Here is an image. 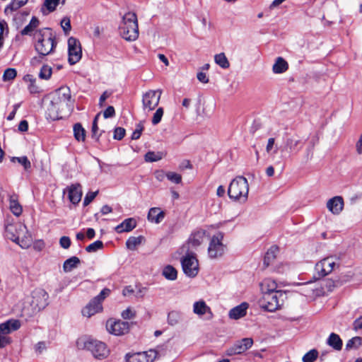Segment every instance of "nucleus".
<instances>
[{"label":"nucleus","instance_id":"nucleus-1","mask_svg":"<svg viewBox=\"0 0 362 362\" xmlns=\"http://www.w3.org/2000/svg\"><path fill=\"white\" fill-rule=\"evenodd\" d=\"M71 91L68 87H62L53 94L48 107L49 115L52 119H57L69 115L73 109Z\"/></svg>","mask_w":362,"mask_h":362},{"label":"nucleus","instance_id":"nucleus-2","mask_svg":"<svg viewBox=\"0 0 362 362\" xmlns=\"http://www.w3.org/2000/svg\"><path fill=\"white\" fill-rule=\"evenodd\" d=\"M57 44L55 35L49 28L40 29L35 34V39L33 40L34 47L41 57H46L53 53Z\"/></svg>","mask_w":362,"mask_h":362},{"label":"nucleus","instance_id":"nucleus-3","mask_svg":"<svg viewBox=\"0 0 362 362\" xmlns=\"http://www.w3.org/2000/svg\"><path fill=\"white\" fill-rule=\"evenodd\" d=\"M120 36L127 41H135L139 37L137 18L134 13L128 12L124 15L119 25Z\"/></svg>","mask_w":362,"mask_h":362},{"label":"nucleus","instance_id":"nucleus-4","mask_svg":"<svg viewBox=\"0 0 362 362\" xmlns=\"http://www.w3.org/2000/svg\"><path fill=\"white\" fill-rule=\"evenodd\" d=\"M249 184L243 176H237L230 183L228 194L230 199L245 203L248 197Z\"/></svg>","mask_w":362,"mask_h":362},{"label":"nucleus","instance_id":"nucleus-5","mask_svg":"<svg viewBox=\"0 0 362 362\" xmlns=\"http://www.w3.org/2000/svg\"><path fill=\"white\" fill-rule=\"evenodd\" d=\"M227 250V245L224 241V234L217 232L211 238L208 247V255L211 259H217L222 257Z\"/></svg>","mask_w":362,"mask_h":362},{"label":"nucleus","instance_id":"nucleus-6","mask_svg":"<svg viewBox=\"0 0 362 362\" xmlns=\"http://www.w3.org/2000/svg\"><path fill=\"white\" fill-rule=\"evenodd\" d=\"M81 344H83V348L90 351L95 358H103L108 355V349L105 344L102 341L86 337L78 341V346H81Z\"/></svg>","mask_w":362,"mask_h":362},{"label":"nucleus","instance_id":"nucleus-7","mask_svg":"<svg viewBox=\"0 0 362 362\" xmlns=\"http://www.w3.org/2000/svg\"><path fill=\"white\" fill-rule=\"evenodd\" d=\"M284 293L282 291L263 294L260 300V306L269 312H274L283 304Z\"/></svg>","mask_w":362,"mask_h":362},{"label":"nucleus","instance_id":"nucleus-8","mask_svg":"<svg viewBox=\"0 0 362 362\" xmlns=\"http://www.w3.org/2000/svg\"><path fill=\"white\" fill-rule=\"evenodd\" d=\"M48 293L42 288L34 290L30 298H28V303L33 312L40 311L48 305Z\"/></svg>","mask_w":362,"mask_h":362},{"label":"nucleus","instance_id":"nucleus-9","mask_svg":"<svg viewBox=\"0 0 362 362\" xmlns=\"http://www.w3.org/2000/svg\"><path fill=\"white\" fill-rule=\"evenodd\" d=\"M185 256L181 259L184 273L189 277H194L199 272V263L193 252H184Z\"/></svg>","mask_w":362,"mask_h":362},{"label":"nucleus","instance_id":"nucleus-10","mask_svg":"<svg viewBox=\"0 0 362 362\" xmlns=\"http://www.w3.org/2000/svg\"><path fill=\"white\" fill-rule=\"evenodd\" d=\"M205 240V231L200 230L191 234L186 243L180 249V253L193 252L199 247Z\"/></svg>","mask_w":362,"mask_h":362},{"label":"nucleus","instance_id":"nucleus-11","mask_svg":"<svg viewBox=\"0 0 362 362\" xmlns=\"http://www.w3.org/2000/svg\"><path fill=\"white\" fill-rule=\"evenodd\" d=\"M339 259L336 256H329L318 262L315 270L320 276L324 277L330 274L339 265Z\"/></svg>","mask_w":362,"mask_h":362},{"label":"nucleus","instance_id":"nucleus-12","mask_svg":"<svg viewBox=\"0 0 362 362\" xmlns=\"http://www.w3.org/2000/svg\"><path fill=\"white\" fill-rule=\"evenodd\" d=\"M162 91L160 90H149L143 95V110L149 112L154 110L158 105Z\"/></svg>","mask_w":362,"mask_h":362},{"label":"nucleus","instance_id":"nucleus-13","mask_svg":"<svg viewBox=\"0 0 362 362\" xmlns=\"http://www.w3.org/2000/svg\"><path fill=\"white\" fill-rule=\"evenodd\" d=\"M68 60L70 64H75L82 57V49L80 41L74 37L68 39Z\"/></svg>","mask_w":362,"mask_h":362},{"label":"nucleus","instance_id":"nucleus-14","mask_svg":"<svg viewBox=\"0 0 362 362\" xmlns=\"http://www.w3.org/2000/svg\"><path fill=\"white\" fill-rule=\"evenodd\" d=\"M106 329L111 334L121 336L129 332V323L120 320L110 318L106 322Z\"/></svg>","mask_w":362,"mask_h":362},{"label":"nucleus","instance_id":"nucleus-15","mask_svg":"<svg viewBox=\"0 0 362 362\" xmlns=\"http://www.w3.org/2000/svg\"><path fill=\"white\" fill-rule=\"evenodd\" d=\"M157 357V352L150 349L147 351L127 354L125 362H153Z\"/></svg>","mask_w":362,"mask_h":362},{"label":"nucleus","instance_id":"nucleus-16","mask_svg":"<svg viewBox=\"0 0 362 362\" xmlns=\"http://www.w3.org/2000/svg\"><path fill=\"white\" fill-rule=\"evenodd\" d=\"M15 242L23 249L29 248L33 244L32 235L28 230L27 227L23 223H19L18 233L17 234L16 241Z\"/></svg>","mask_w":362,"mask_h":362},{"label":"nucleus","instance_id":"nucleus-17","mask_svg":"<svg viewBox=\"0 0 362 362\" xmlns=\"http://www.w3.org/2000/svg\"><path fill=\"white\" fill-rule=\"evenodd\" d=\"M253 340L252 338H243L236 341L231 347L226 351L228 356L241 354L252 347Z\"/></svg>","mask_w":362,"mask_h":362},{"label":"nucleus","instance_id":"nucleus-18","mask_svg":"<svg viewBox=\"0 0 362 362\" xmlns=\"http://www.w3.org/2000/svg\"><path fill=\"white\" fill-rule=\"evenodd\" d=\"M303 146L302 141L296 136L287 137L284 143V148L290 153H298L303 148Z\"/></svg>","mask_w":362,"mask_h":362},{"label":"nucleus","instance_id":"nucleus-19","mask_svg":"<svg viewBox=\"0 0 362 362\" xmlns=\"http://www.w3.org/2000/svg\"><path fill=\"white\" fill-rule=\"evenodd\" d=\"M97 300V299H92L89 303L82 309L81 313L83 316L89 318L103 310L102 304Z\"/></svg>","mask_w":362,"mask_h":362},{"label":"nucleus","instance_id":"nucleus-20","mask_svg":"<svg viewBox=\"0 0 362 362\" xmlns=\"http://www.w3.org/2000/svg\"><path fill=\"white\" fill-rule=\"evenodd\" d=\"M327 208L334 215L339 214L344 208V200L341 197L336 196L327 202Z\"/></svg>","mask_w":362,"mask_h":362},{"label":"nucleus","instance_id":"nucleus-21","mask_svg":"<svg viewBox=\"0 0 362 362\" xmlns=\"http://www.w3.org/2000/svg\"><path fill=\"white\" fill-rule=\"evenodd\" d=\"M21 327V322L18 320H9L5 322L0 324V333L4 337H8V335L18 329Z\"/></svg>","mask_w":362,"mask_h":362},{"label":"nucleus","instance_id":"nucleus-22","mask_svg":"<svg viewBox=\"0 0 362 362\" xmlns=\"http://www.w3.org/2000/svg\"><path fill=\"white\" fill-rule=\"evenodd\" d=\"M69 199L73 204H78L82 197L81 186L79 184L71 185L68 187Z\"/></svg>","mask_w":362,"mask_h":362},{"label":"nucleus","instance_id":"nucleus-23","mask_svg":"<svg viewBox=\"0 0 362 362\" xmlns=\"http://www.w3.org/2000/svg\"><path fill=\"white\" fill-rule=\"evenodd\" d=\"M192 308L194 314L199 317H202L206 314L212 315L210 307L203 300L195 301L193 303Z\"/></svg>","mask_w":362,"mask_h":362},{"label":"nucleus","instance_id":"nucleus-24","mask_svg":"<svg viewBox=\"0 0 362 362\" xmlns=\"http://www.w3.org/2000/svg\"><path fill=\"white\" fill-rule=\"evenodd\" d=\"M136 226V221L133 218H126L120 224L117 225L115 228V230L117 233H122L124 232H130Z\"/></svg>","mask_w":362,"mask_h":362},{"label":"nucleus","instance_id":"nucleus-25","mask_svg":"<svg viewBox=\"0 0 362 362\" xmlns=\"http://www.w3.org/2000/svg\"><path fill=\"white\" fill-rule=\"evenodd\" d=\"M248 304L243 303L240 305L232 308L228 313L229 317L234 320L240 319L246 315Z\"/></svg>","mask_w":362,"mask_h":362},{"label":"nucleus","instance_id":"nucleus-26","mask_svg":"<svg viewBox=\"0 0 362 362\" xmlns=\"http://www.w3.org/2000/svg\"><path fill=\"white\" fill-rule=\"evenodd\" d=\"M263 294L279 291L276 282L270 278L264 279L259 284Z\"/></svg>","mask_w":362,"mask_h":362},{"label":"nucleus","instance_id":"nucleus-27","mask_svg":"<svg viewBox=\"0 0 362 362\" xmlns=\"http://www.w3.org/2000/svg\"><path fill=\"white\" fill-rule=\"evenodd\" d=\"M39 25V21L37 18L33 17L30 22L26 25L22 30L21 34L23 35L33 36V40L35 39V34L39 31L37 29Z\"/></svg>","mask_w":362,"mask_h":362},{"label":"nucleus","instance_id":"nucleus-28","mask_svg":"<svg viewBox=\"0 0 362 362\" xmlns=\"http://www.w3.org/2000/svg\"><path fill=\"white\" fill-rule=\"evenodd\" d=\"M165 216L164 212L157 207L150 209L148 214V220L152 223H160Z\"/></svg>","mask_w":362,"mask_h":362},{"label":"nucleus","instance_id":"nucleus-29","mask_svg":"<svg viewBox=\"0 0 362 362\" xmlns=\"http://www.w3.org/2000/svg\"><path fill=\"white\" fill-rule=\"evenodd\" d=\"M182 320V313L176 310L170 311L167 315V322L170 326H175Z\"/></svg>","mask_w":362,"mask_h":362},{"label":"nucleus","instance_id":"nucleus-30","mask_svg":"<svg viewBox=\"0 0 362 362\" xmlns=\"http://www.w3.org/2000/svg\"><path fill=\"white\" fill-rule=\"evenodd\" d=\"M288 69L287 62L281 57L276 58L272 66V71L274 74H282L286 71Z\"/></svg>","mask_w":362,"mask_h":362},{"label":"nucleus","instance_id":"nucleus-31","mask_svg":"<svg viewBox=\"0 0 362 362\" xmlns=\"http://www.w3.org/2000/svg\"><path fill=\"white\" fill-rule=\"evenodd\" d=\"M9 207L11 212L16 216H18L22 213V207L18 201V197L16 194H12L9 197Z\"/></svg>","mask_w":362,"mask_h":362},{"label":"nucleus","instance_id":"nucleus-32","mask_svg":"<svg viewBox=\"0 0 362 362\" xmlns=\"http://www.w3.org/2000/svg\"><path fill=\"white\" fill-rule=\"evenodd\" d=\"M20 223L16 224H7L5 226V235L12 241H16V236L18 233V226Z\"/></svg>","mask_w":362,"mask_h":362},{"label":"nucleus","instance_id":"nucleus-33","mask_svg":"<svg viewBox=\"0 0 362 362\" xmlns=\"http://www.w3.org/2000/svg\"><path fill=\"white\" fill-rule=\"evenodd\" d=\"M81 263V261L77 257H71L67 259L63 264V269L65 272H70L74 269L76 268Z\"/></svg>","mask_w":362,"mask_h":362},{"label":"nucleus","instance_id":"nucleus-34","mask_svg":"<svg viewBox=\"0 0 362 362\" xmlns=\"http://www.w3.org/2000/svg\"><path fill=\"white\" fill-rule=\"evenodd\" d=\"M162 274L166 279L170 281H174L177 277V272L176 269L171 265L164 267L162 271Z\"/></svg>","mask_w":362,"mask_h":362},{"label":"nucleus","instance_id":"nucleus-35","mask_svg":"<svg viewBox=\"0 0 362 362\" xmlns=\"http://www.w3.org/2000/svg\"><path fill=\"white\" fill-rule=\"evenodd\" d=\"M327 344L336 350H341L342 347V341L337 334L332 333L327 339Z\"/></svg>","mask_w":362,"mask_h":362},{"label":"nucleus","instance_id":"nucleus-36","mask_svg":"<svg viewBox=\"0 0 362 362\" xmlns=\"http://www.w3.org/2000/svg\"><path fill=\"white\" fill-rule=\"evenodd\" d=\"M214 62L222 69H228L230 66V62L223 52L215 54Z\"/></svg>","mask_w":362,"mask_h":362},{"label":"nucleus","instance_id":"nucleus-37","mask_svg":"<svg viewBox=\"0 0 362 362\" xmlns=\"http://www.w3.org/2000/svg\"><path fill=\"white\" fill-rule=\"evenodd\" d=\"M144 240L143 236H139V237H134L131 236L129 237L127 242H126V246L127 249L130 250H135L136 247L140 245Z\"/></svg>","mask_w":362,"mask_h":362},{"label":"nucleus","instance_id":"nucleus-38","mask_svg":"<svg viewBox=\"0 0 362 362\" xmlns=\"http://www.w3.org/2000/svg\"><path fill=\"white\" fill-rule=\"evenodd\" d=\"M74 138L78 141H84L86 139V131L81 124L76 123L74 125Z\"/></svg>","mask_w":362,"mask_h":362},{"label":"nucleus","instance_id":"nucleus-39","mask_svg":"<svg viewBox=\"0 0 362 362\" xmlns=\"http://www.w3.org/2000/svg\"><path fill=\"white\" fill-rule=\"evenodd\" d=\"M65 2L66 0H45L44 2V6L49 12H52L56 9L57 6L59 4L64 5Z\"/></svg>","mask_w":362,"mask_h":362},{"label":"nucleus","instance_id":"nucleus-40","mask_svg":"<svg viewBox=\"0 0 362 362\" xmlns=\"http://www.w3.org/2000/svg\"><path fill=\"white\" fill-rule=\"evenodd\" d=\"M163 153L160 152L148 151L145 155V160L146 162H156L161 160Z\"/></svg>","mask_w":362,"mask_h":362},{"label":"nucleus","instance_id":"nucleus-41","mask_svg":"<svg viewBox=\"0 0 362 362\" xmlns=\"http://www.w3.org/2000/svg\"><path fill=\"white\" fill-rule=\"evenodd\" d=\"M52 68L47 65H44L40 69L39 77L41 79L48 80L52 75Z\"/></svg>","mask_w":362,"mask_h":362},{"label":"nucleus","instance_id":"nucleus-42","mask_svg":"<svg viewBox=\"0 0 362 362\" xmlns=\"http://www.w3.org/2000/svg\"><path fill=\"white\" fill-rule=\"evenodd\" d=\"M17 72L15 69L8 68L4 71L3 74V81H8L13 80L16 76Z\"/></svg>","mask_w":362,"mask_h":362},{"label":"nucleus","instance_id":"nucleus-43","mask_svg":"<svg viewBox=\"0 0 362 362\" xmlns=\"http://www.w3.org/2000/svg\"><path fill=\"white\" fill-rule=\"evenodd\" d=\"M103 247V243L100 240H96L86 247L88 252H95Z\"/></svg>","mask_w":362,"mask_h":362},{"label":"nucleus","instance_id":"nucleus-44","mask_svg":"<svg viewBox=\"0 0 362 362\" xmlns=\"http://www.w3.org/2000/svg\"><path fill=\"white\" fill-rule=\"evenodd\" d=\"M317 351L315 349H312L303 356V362H313L317 358Z\"/></svg>","mask_w":362,"mask_h":362},{"label":"nucleus","instance_id":"nucleus-45","mask_svg":"<svg viewBox=\"0 0 362 362\" xmlns=\"http://www.w3.org/2000/svg\"><path fill=\"white\" fill-rule=\"evenodd\" d=\"M61 26L64 32V34L68 35L71 30L70 18L68 17H64L61 21Z\"/></svg>","mask_w":362,"mask_h":362},{"label":"nucleus","instance_id":"nucleus-46","mask_svg":"<svg viewBox=\"0 0 362 362\" xmlns=\"http://www.w3.org/2000/svg\"><path fill=\"white\" fill-rule=\"evenodd\" d=\"M166 177L173 183L179 184L182 181V177L180 174L174 172L166 173Z\"/></svg>","mask_w":362,"mask_h":362},{"label":"nucleus","instance_id":"nucleus-47","mask_svg":"<svg viewBox=\"0 0 362 362\" xmlns=\"http://www.w3.org/2000/svg\"><path fill=\"white\" fill-rule=\"evenodd\" d=\"M361 344V338L355 337L348 341L346 344L347 349L358 348Z\"/></svg>","mask_w":362,"mask_h":362},{"label":"nucleus","instance_id":"nucleus-48","mask_svg":"<svg viewBox=\"0 0 362 362\" xmlns=\"http://www.w3.org/2000/svg\"><path fill=\"white\" fill-rule=\"evenodd\" d=\"M25 3H26V1L14 0L8 6H7L6 8L5 12H7L8 11V9H10L11 11L17 10L18 8L24 6L25 4Z\"/></svg>","mask_w":362,"mask_h":362},{"label":"nucleus","instance_id":"nucleus-49","mask_svg":"<svg viewBox=\"0 0 362 362\" xmlns=\"http://www.w3.org/2000/svg\"><path fill=\"white\" fill-rule=\"evenodd\" d=\"M163 115V109L162 107H159L156 110V112L153 114V118H152V123L153 124H158Z\"/></svg>","mask_w":362,"mask_h":362},{"label":"nucleus","instance_id":"nucleus-50","mask_svg":"<svg viewBox=\"0 0 362 362\" xmlns=\"http://www.w3.org/2000/svg\"><path fill=\"white\" fill-rule=\"evenodd\" d=\"M276 251V247H272L270 249H269L264 257V262L269 264V262L275 257V253Z\"/></svg>","mask_w":362,"mask_h":362},{"label":"nucleus","instance_id":"nucleus-51","mask_svg":"<svg viewBox=\"0 0 362 362\" xmlns=\"http://www.w3.org/2000/svg\"><path fill=\"white\" fill-rule=\"evenodd\" d=\"M13 159V160H16L21 165H22L25 170H28L30 168V162L26 156L16 157Z\"/></svg>","mask_w":362,"mask_h":362},{"label":"nucleus","instance_id":"nucleus-52","mask_svg":"<svg viewBox=\"0 0 362 362\" xmlns=\"http://www.w3.org/2000/svg\"><path fill=\"white\" fill-rule=\"evenodd\" d=\"M98 191L96 192H89L86 194L84 200H83V205L88 206L97 196Z\"/></svg>","mask_w":362,"mask_h":362},{"label":"nucleus","instance_id":"nucleus-53","mask_svg":"<svg viewBox=\"0 0 362 362\" xmlns=\"http://www.w3.org/2000/svg\"><path fill=\"white\" fill-rule=\"evenodd\" d=\"M110 290L109 288H104L103 289L100 293L96 296L94 298V299H97L98 300L97 301H99L100 302V303L102 304V302L103 300L110 295Z\"/></svg>","mask_w":362,"mask_h":362},{"label":"nucleus","instance_id":"nucleus-54","mask_svg":"<svg viewBox=\"0 0 362 362\" xmlns=\"http://www.w3.org/2000/svg\"><path fill=\"white\" fill-rule=\"evenodd\" d=\"M143 129H144L143 125L141 123L138 124L136 125V127L135 130L132 133V139H139V137L141 135Z\"/></svg>","mask_w":362,"mask_h":362},{"label":"nucleus","instance_id":"nucleus-55","mask_svg":"<svg viewBox=\"0 0 362 362\" xmlns=\"http://www.w3.org/2000/svg\"><path fill=\"white\" fill-rule=\"evenodd\" d=\"M71 243V239L68 236H62L59 239V245L64 249L69 248Z\"/></svg>","mask_w":362,"mask_h":362},{"label":"nucleus","instance_id":"nucleus-56","mask_svg":"<svg viewBox=\"0 0 362 362\" xmlns=\"http://www.w3.org/2000/svg\"><path fill=\"white\" fill-rule=\"evenodd\" d=\"M125 135V129L122 127H117L114 131V139L121 140Z\"/></svg>","mask_w":362,"mask_h":362},{"label":"nucleus","instance_id":"nucleus-57","mask_svg":"<svg viewBox=\"0 0 362 362\" xmlns=\"http://www.w3.org/2000/svg\"><path fill=\"white\" fill-rule=\"evenodd\" d=\"M32 245L33 246V249L38 252L42 251L45 246V244L42 240H37L34 242L33 241Z\"/></svg>","mask_w":362,"mask_h":362},{"label":"nucleus","instance_id":"nucleus-58","mask_svg":"<svg viewBox=\"0 0 362 362\" xmlns=\"http://www.w3.org/2000/svg\"><path fill=\"white\" fill-rule=\"evenodd\" d=\"M135 315L134 312L131 308H127L122 313V317L125 320H130Z\"/></svg>","mask_w":362,"mask_h":362},{"label":"nucleus","instance_id":"nucleus-59","mask_svg":"<svg viewBox=\"0 0 362 362\" xmlns=\"http://www.w3.org/2000/svg\"><path fill=\"white\" fill-rule=\"evenodd\" d=\"M11 339L9 337H4L0 333V349L4 348L8 344H11Z\"/></svg>","mask_w":362,"mask_h":362},{"label":"nucleus","instance_id":"nucleus-60","mask_svg":"<svg viewBox=\"0 0 362 362\" xmlns=\"http://www.w3.org/2000/svg\"><path fill=\"white\" fill-rule=\"evenodd\" d=\"M154 175L158 181L162 182L166 177V173L163 170H158L155 171Z\"/></svg>","mask_w":362,"mask_h":362},{"label":"nucleus","instance_id":"nucleus-61","mask_svg":"<svg viewBox=\"0 0 362 362\" xmlns=\"http://www.w3.org/2000/svg\"><path fill=\"white\" fill-rule=\"evenodd\" d=\"M115 115V108L112 106H109L103 112V116L105 119L112 117Z\"/></svg>","mask_w":362,"mask_h":362},{"label":"nucleus","instance_id":"nucleus-62","mask_svg":"<svg viewBox=\"0 0 362 362\" xmlns=\"http://www.w3.org/2000/svg\"><path fill=\"white\" fill-rule=\"evenodd\" d=\"M46 349L47 346L44 341H40L35 345V351L38 354L43 353Z\"/></svg>","mask_w":362,"mask_h":362},{"label":"nucleus","instance_id":"nucleus-63","mask_svg":"<svg viewBox=\"0 0 362 362\" xmlns=\"http://www.w3.org/2000/svg\"><path fill=\"white\" fill-rule=\"evenodd\" d=\"M275 144V139L274 138H269L267 141V144L266 146V151L268 153H271V151Z\"/></svg>","mask_w":362,"mask_h":362},{"label":"nucleus","instance_id":"nucleus-64","mask_svg":"<svg viewBox=\"0 0 362 362\" xmlns=\"http://www.w3.org/2000/svg\"><path fill=\"white\" fill-rule=\"evenodd\" d=\"M197 79L203 83H206L209 82V78H208L206 74L204 72H199L197 74Z\"/></svg>","mask_w":362,"mask_h":362}]
</instances>
